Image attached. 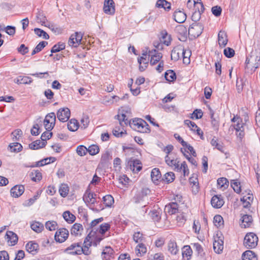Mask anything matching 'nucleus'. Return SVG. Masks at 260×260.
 Segmentation results:
<instances>
[{
	"instance_id": "f257e3e1",
	"label": "nucleus",
	"mask_w": 260,
	"mask_h": 260,
	"mask_svg": "<svg viewBox=\"0 0 260 260\" xmlns=\"http://www.w3.org/2000/svg\"><path fill=\"white\" fill-rule=\"evenodd\" d=\"M190 51L185 50L182 46H177L172 51L171 59L177 61L182 57L183 63L188 64L190 62Z\"/></svg>"
},
{
	"instance_id": "20e7f679",
	"label": "nucleus",
	"mask_w": 260,
	"mask_h": 260,
	"mask_svg": "<svg viewBox=\"0 0 260 260\" xmlns=\"http://www.w3.org/2000/svg\"><path fill=\"white\" fill-rule=\"evenodd\" d=\"M258 241V239L256 235L253 233H249L245 236L244 245L247 248H253L257 246Z\"/></svg>"
},
{
	"instance_id": "603ef678",
	"label": "nucleus",
	"mask_w": 260,
	"mask_h": 260,
	"mask_svg": "<svg viewBox=\"0 0 260 260\" xmlns=\"http://www.w3.org/2000/svg\"><path fill=\"white\" fill-rule=\"evenodd\" d=\"M32 180L34 181H38L42 179V174L39 171H34L30 174Z\"/></svg>"
},
{
	"instance_id": "f03ea898",
	"label": "nucleus",
	"mask_w": 260,
	"mask_h": 260,
	"mask_svg": "<svg viewBox=\"0 0 260 260\" xmlns=\"http://www.w3.org/2000/svg\"><path fill=\"white\" fill-rule=\"evenodd\" d=\"M129 125L133 129L140 133H147L150 132L149 125L142 119H135L132 121H129Z\"/></svg>"
},
{
	"instance_id": "cd10ccee",
	"label": "nucleus",
	"mask_w": 260,
	"mask_h": 260,
	"mask_svg": "<svg viewBox=\"0 0 260 260\" xmlns=\"http://www.w3.org/2000/svg\"><path fill=\"white\" fill-rule=\"evenodd\" d=\"M39 248V245L37 243L30 241L26 245V249L29 252L32 254L36 253Z\"/></svg>"
},
{
	"instance_id": "8fccbe9b",
	"label": "nucleus",
	"mask_w": 260,
	"mask_h": 260,
	"mask_svg": "<svg viewBox=\"0 0 260 260\" xmlns=\"http://www.w3.org/2000/svg\"><path fill=\"white\" fill-rule=\"evenodd\" d=\"M69 190V187L66 184H62L59 189L60 194L62 197H66L68 194Z\"/></svg>"
},
{
	"instance_id": "9d476101",
	"label": "nucleus",
	"mask_w": 260,
	"mask_h": 260,
	"mask_svg": "<svg viewBox=\"0 0 260 260\" xmlns=\"http://www.w3.org/2000/svg\"><path fill=\"white\" fill-rule=\"evenodd\" d=\"M70 115V110L68 108H60L57 113V117L58 120L61 122L67 121L69 119Z\"/></svg>"
},
{
	"instance_id": "4468645a",
	"label": "nucleus",
	"mask_w": 260,
	"mask_h": 260,
	"mask_svg": "<svg viewBox=\"0 0 260 260\" xmlns=\"http://www.w3.org/2000/svg\"><path fill=\"white\" fill-rule=\"evenodd\" d=\"M103 10L106 14L113 15L115 11L114 1L113 0H105Z\"/></svg>"
},
{
	"instance_id": "bb28decb",
	"label": "nucleus",
	"mask_w": 260,
	"mask_h": 260,
	"mask_svg": "<svg viewBox=\"0 0 260 260\" xmlns=\"http://www.w3.org/2000/svg\"><path fill=\"white\" fill-rule=\"evenodd\" d=\"M243 260H257L256 254L251 250H246L242 255Z\"/></svg>"
},
{
	"instance_id": "4d7b16f0",
	"label": "nucleus",
	"mask_w": 260,
	"mask_h": 260,
	"mask_svg": "<svg viewBox=\"0 0 260 260\" xmlns=\"http://www.w3.org/2000/svg\"><path fill=\"white\" fill-rule=\"evenodd\" d=\"M45 119H47L48 121L51 122H50V125H55L56 121V115L54 113L52 112L49 113L46 116Z\"/></svg>"
},
{
	"instance_id": "a211bd4d",
	"label": "nucleus",
	"mask_w": 260,
	"mask_h": 260,
	"mask_svg": "<svg viewBox=\"0 0 260 260\" xmlns=\"http://www.w3.org/2000/svg\"><path fill=\"white\" fill-rule=\"evenodd\" d=\"M102 256L103 260H110L114 257V250L111 247L107 246L103 249Z\"/></svg>"
},
{
	"instance_id": "c85d7f7f",
	"label": "nucleus",
	"mask_w": 260,
	"mask_h": 260,
	"mask_svg": "<svg viewBox=\"0 0 260 260\" xmlns=\"http://www.w3.org/2000/svg\"><path fill=\"white\" fill-rule=\"evenodd\" d=\"M151 177L152 181L154 183L157 184L158 181L161 177V174L158 169L154 168L152 169L151 173Z\"/></svg>"
},
{
	"instance_id": "4be33fe9",
	"label": "nucleus",
	"mask_w": 260,
	"mask_h": 260,
	"mask_svg": "<svg viewBox=\"0 0 260 260\" xmlns=\"http://www.w3.org/2000/svg\"><path fill=\"white\" fill-rule=\"evenodd\" d=\"M228 40L226 33L224 31L220 30L218 35V42L220 47H224L227 44Z\"/></svg>"
},
{
	"instance_id": "774afa93",
	"label": "nucleus",
	"mask_w": 260,
	"mask_h": 260,
	"mask_svg": "<svg viewBox=\"0 0 260 260\" xmlns=\"http://www.w3.org/2000/svg\"><path fill=\"white\" fill-rule=\"evenodd\" d=\"M203 116V112L200 109H196L195 110L193 113L192 114V115L191 116V118H196V119H200L202 118Z\"/></svg>"
},
{
	"instance_id": "c9c22d12",
	"label": "nucleus",
	"mask_w": 260,
	"mask_h": 260,
	"mask_svg": "<svg viewBox=\"0 0 260 260\" xmlns=\"http://www.w3.org/2000/svg\"><path fill=\"white\" fill-rule=\"evenodd\" d=\"M218 187L224 190L229 186V181L225 178H220L217 180Z\"/></svg>"
},
{
	"instance_id": "6e6d98bb",
	"label": "nucleus",
	"mask_w": 260,
	"mask_h": 260,
	"mask_svg": "<svg viewBox=\"0 0 260 260\" xmlns=\"http://www.w3.org/2000/svg\"><path fill=\"white\" fill-rule=\"evenodd\" d=\"M87 151V148L83 145H80L78 146L76 149L77 154L81 156L86 155Z\"/></svg>"
},
{
	"instance_id": "c03bdc74",
	"label": "nucleus",
	"mask_w": 260,
	"mask_h": 260,
	"mask_svg": "<svg viewBox=\"0 0 260 260\" xmlns=\"http://www.w3.org/2000/svg\"><path fill=\"white\" fill-rule=\"evenodd\" d=\"M103 201L104 204L107 207H111L114 203V200L113 197L111 195H106L103 198Z\"/></svg>"
},
{
	"instance_id": "393cba45",
	"label": "nucleus",
	"mask_w": 260,
	"mask_h": 260,
	"mask_svg": "<svg viewBox=\"0 0 260 260\" xmlns=\"http://www.w3.org/2000/svg\"><path fill=\"white\" fill-rule=\"evenodd\" d=\"M165 161L167 164L170 167H174L175 168V170H177V168H179V160L177 159H175L173 157H171L168 155H167L165 157Z\"/></svg>"
},
{
	"instance_id": "13d9d810",
	"label": "nucleus",
	"mask_w": 260,
	"mask_h": 260,
	"mask_svg": "<svg viewBox=\"0 0 260 260\" xmlns=\"http://www.w3.org/2000/svg\"><path fill=\"white\" fill-rule=\"evenodd\" d=\"M231 186L234 190V191L237 193H240L241 191V186L240 185V183L236 180H232L231 181Z\"/></svg>"
},
{
	"instance_id": "de8ad7c7",
	"label": "nucleus",
	"mask_w": 260,
	"mask_h": 260,
	"mask_svg": "<svg viewBox=\"0 0 260 260\" xmlns=\"http://www.w3.org/2000/svg\"><path fill=\"white\" fill-rule=\"evenodd\" d=\"M177 171L181 172V171L183 172V175L184 176H187L189 174V171L188 169L187 165L185 161H183L181 164V166H179V168H177L176 170Z\"/></svg>"
},
{
	"instance_id": "c756f323",
	"label": "nucleus",
	"mask_w": 260,
	"mask_h": 260,
	"mask_svg": "<svg viewBox=\"0 0 260 260\" xmlns=\"http://www.w3.org/2000/svg\"><path fill=\"white\" fill-rule=\"evenodd\" d=\"M46 142H42L41 140H36L29 145V148L32 150H37L44 147Z\"/></svg>"
},
{
	"instance_id": "79ce46f5",
	"label": "nucleus",
	"mask_w": 260,
	"mask_h": 260,
	"mask_svg": "<svg viewBox=\"0 0 260 260\" xmlns=\"http://www.w3.org/2000/svg\"><path fill=\"white\" fill-rule=\"evenodd\" d=\"M168 250L172 254H176L178 251V247L175 242L170 241L168 243Z\"/></svg>"
},
{
	"instance_id": "9b49d317",
	"label": "nucleus",
	"mask_w": 260,
	"mask_h": 260,
	"mask_svg": "<svg viewBox=\"0 0 260 260\" xmlns=\"http://www.w3.org/2000/svg\"><path fill=\"white\" fill-rule=\"evenodd\" d=\"M82 36L80 33L75 32L70 37L68 44L70 46L77 47L81 43Z\"/></svg>"
},
{
	"instance_id": "412c9836",
	"label": "nucleus",
	"mask_w": 260,
	"mask_h": 260,
	"mask_svg": "<svg viewBox=\"0 0 260 260\" xmlns=\"http://www.w3.org/2000/svg\"><path fill=\"white\" fill-rule=\"evenodd\" d=\"M84 229L81 224L75 223L71 229V234L75 236H81Z\"/></svg>"
},
{
	"instance_id": "7ed1b4c3",
	"label": "nucleus",
	"mask_w": 260,
	"mask_h": 260,
	"mask_svg": "<svg viewBox=\"0 0 260 260\" xmlns=\"http://www.w3.org/2000/svg\"><path fill=\"white\" fill-rule=\"evenodd\" d=\"M232 121L234 123L233 126L236 131V135L241 141L245 136V129L246 124L243 122V120L239 116H235L232 119Z\"/></svg>"
},
{
	"instance_id": "a878e982",
	"label": "nucleus",
	"mask_w": 260,
	"mask_h": 260,
	"mask_svg": "<svg viewBox=\"0 0 260 260\" xmlns=\"http://www.w3.org/2000/svg\"><path fill=\"white\" fill-rule=\"evenodd\" d=\"M5 239L9 244L15 245L16 241V234L12 231H8L5 235Z\"/></svg>"
},
{
	"instance_id": "423d86ee",
	"label": "nucleus",
	"mask_w": 260,
	"mask_h": 260,
	"mask_svg": "<svg viewBox=\"0 0 260 260\" xmlns=\"http://www.w3.org/2000/svg\"><path fill=\"white\" fill-rule=\"evenodd\" d=\"M203 25L200 23H193L188 29V34L191 38H196L199 37L203 32Z\"/></svg>"
},
{
	"instance_id": "6ab92c4d",
	"label": "nucleus",
	"mask_w": 260,
	"mask_h": 260,
	"mask_svg": "<svg viewBox=\"0 0 260 260\" xmlns=\"http://www.w3.org/2000/svg\"><path fill=\"white\" fill-rule=\"evenodd\" d=\"M178 205L175 202H172L167 205L165 207V212L170 215L175 214L178 212Z\"/></svg>"
},
{
	"instance_id": "ddd939ff",
	"label": "nucleus",
	"mask_w": 260,
	"mask_h": 260,
	"mask_svg": "<svg viewBox=\"0 0 260 260\" xmlns=\"http://www.w3.org/2000/svg\"><path fill=\"white\" fill-rule=\"evenodd\" d=\"M95 233L92 231L85 238L83 245L87 246L90 249L91 246L92 242L93 240H96V242H100L103 238H97L96 236H94Z\"/></svg>"
},
{
	"instance_id": "4c0bfd02",
	"label": "nucleus",
	"mask_w": 260,
	"mask_h": 260,
	"mask_svg": "<svg viewBox=\"0 0 260 260\" xmlns=\"http://www.w3.org/2000/svg\"><path fill=\"white\" fill-rule=\"evenodd\" d=\"M68 129L72 132L77 131L79 128V123L77 120L72 119L68 123Z\"/></svg>"
},
{
	"instance_id": "6e6552de",
	"label": "nucleus",
	"mask_w": 260,
	"mask_h": 260,
	"mask_svg": "<svg viewBox=\"0 0 260 260\" xmlns=\"http://www.w3.org/2000/svg\"><path fill=\"white\" fill-rule=\"evenodd\" d=\"M188 8L191 9L193 7V11L203 13L205 9L201 0H188L187 3Z\"/></svg>"
},
{
	"instance_id": "052dcab7",
	"label": "nucleus",
	"mask_w": 260,
	"mask_h": 260,
	"mask_svg": "<svg viewBox=\"0 0 260 260\" xmlns=\"http://www.w3.org/2000/svg\"><path fill=\"white\" fill-rule=\"evenodd\" d=\"M164 256L161 253H156L149 256L148 260H164Z\"/></svg>"
},
{
	"instance_id": "f8f14e48",
	"label": "nucleus",
	"mask_w": 260,
	"mask_h": 260,
	"mask_svg": "<svg viewBox=\"0 0 260 260\" xmlns=\"http://www.w3.org/2000/svg\"><path fill=\"white\" fill-rule=\"evenodd\" d=\"M129 169L134 173H138L142 169V164L141 161L137 159H129L127 162Z\"/></svg>"
},
{
	"instance_id": "ea45409f",
	"label": "nucleus",
	"mask_w": 260,
	"mask_h": 260,
	"mask_svg": "<svg viewBox=\"0 0 260 260\" xmlns=\"http://www.w3.org/2000/svg\"><path fill=\"white\" fill-rule=\"evenodd\" d=\"M66 45L63 43H58L57 44H56L53 46L51 50V54L50 55V56H52L53 53L58 52L65 48Z\"/></svg>"
},
{
	"instance_id": "58836bf2",
	"label": "nucleus",
	"mask_w": 260,
	"mask_h": 260,
	"mask_svg": "<svg viewBox=\"0 0 260 260\" xmlns=\"http://www.w3.org/2000/svg\"><path fill=\"white\" fill-rule=\"evenodd\" d=\"M62 216L64 220L69 223H72L76 219L75 216L69 211L64 212Z\"/></svg>"
},
{
	"instance_id": "338daca9",
	"label": "nucleus",
	"mask_w": 260,
	"mask_h": 260,
	"mask_svg": "<svg viewBox=\"0 0 260 260\" xmlns=\"http://www.w3.org/2000/svg\"><path fill=\"white\" fill-rule=\"evenodd\" d=\"M192 254V250L190 247L188 245H186L183 247V249L182 251L183 256L186 255V256H189Z\"/></svg>"
},
{
	"instance_id": "b1692460",
	"label": "nucleus",
	"mask_w": 260,
	"mask_h": 260,
	"mask_svg": "<svg viewBox=\"0 0 260 260\" xmlns=\"http://www.w3.org/2000/svg\"><path fill=\"white\" fill-rule=\"evenodd\" d=\"M184 124L185 125H187L189 127H190L191 131H193L194 132L196 131L197 134L199 136H200L201 137H202L203 136L202 131H201V129L200 128H199L198 127V126L196 125V124L194 122H193L189 120H185L184 121Z\"/></svg>"
},
{
	"instance_id": "39448f33",
	"label": "nucleus",
	"mask_w": 260,
	"mask_h": 260,
	"mask_svg": "<svg viewBox=\"0 0 260 260\" xmlns=\"http://www.w3.org/2000/svg\"><path fill=\"white\" fill-rule=\"evenodd\" d=\"M83 199L90 209L93 211H98V210L94 208V204L97 202L96 194L86 190L83 197Z\"/></svg>"
},
{
	"instance_id": "aec40b11",
	"label": "nucleus",
	"mask_w": 260,
	"mask_h": 260,
	"mask_svg": "<svg viewBox=\"0 0 260 260\" xmlns=\"http://www.w3.org/2000/svg\"><path fill=\"white\" fill-rule=\"evenodd\" d=\"M252 221L253 219L251 215L247 214L244 215L241 218L240 226L242 228H249L252 224Z\"/></svg>"
},
{
	"instance_id": "7c9ffc66",
	"label": "nucleus",
	"mask_w": 260,
	"mask_h": 260,
	"mask_svg": "<svg viewBox=\"0 0 260 260\" xmlns=\"http://www.w3.org/2000/svg\"><path fill=\"white\" fill-rule=\"evenodd\" d=\"M211 144L213 146L215 147L217 149L219 150L223 153H224V148L222 145V144L218 143L216 139L213 138L211 141ZM225 154L226 155V158H228L229 154L225 152Z\"/></svg>"
},
{
	"instance_id": "5fc2aeb1",
	"label": "nucleus",
	"mask_w": 260,
	"mask_h": 260,
	"mask_svg": "<svg viewBox=\"0 0 260 260\" xmlns=\"http://www.w3.org/2000/svg\"><path fill=\"white\" fill-rule=\"evenodd\" d=\"M175 30L176 33L180 34L182 36H185L187 32L186 28L182 25H179L176 26Z\"/></svg>"
},
{
	"instance_id": "5701e85b",
	"label": "nucleus",
	"mask_w": 260,
	"mask_h": 260,
	"mask_svg": "<svg viewBox=\"0 0 260 260\" xmlns=\"http://www.w3.org/2000/svg\"><path fill=\"white\" fill-rule=\"evenodd\" d=\"M173 16L174 20L179 23L184 22L186 19V14L183 11L180 10L175 11Z\"/></svg>"
},
{
	"instance_id": "0eeeda50",
	"label": "nucleus",
	"mask_w": 260,
	"mask_h": 260,
	"mask_svg": "<svg viewBox=\"0 0 260 260\" xmlns=\"http://www.w3.org/2000/svg\"><path fill=\"white\" fill-rule=\"evenodd\" d=\"M69 232L65 228H60L56 232L54 238L57 242L62 243L64 242L68 238Z\"/></svg>"
},
{
	"instance_id": "e433bc0d",
	"label": "nucleus",
	"mask_w": 260,
	"mask_h": 260,
	"mask_svg": "<svg viewBox=\"0 0 260 260\" xmlns=\"http://www.w3.org/2000/svg\"><path fill=\"white\" fill-rule=\"evenodd\" d=\"M126 115L124 114H122L121 115H117L115 116V118L117 119L119 121V124L124 127L125 125H127L128 123L129 124V121L126 118Z\"/></svg>"
},
{
	"instance_id": "69168bd1",
	"label": "nucleus",
	"mask_w": 260,
	"mask_h": 260,
	"mask_svg": "<svg viewBox=\"0 0 260 260\" xmlns=\"http://www.w3.org/2000/svg\"><path fill=\"white\" fill-rule=\"evenodd\" d=\"M150 215L152 219L155 221H158L160 218L159 212L156 210H153L150 212Z\"/></svg>"
},
{
	"instance_id": "a19ab883",
	"label": "nucleus",
	"mask_w": 260,
	"mask_h": 260,
	"mask_svg": "<svg viewBox=\"0 0 260 260\" xmlns=\"http://www.w3.org/2000/svg\"><path fill=\"white\" fill-rule=\"evenodd\" d=\"M30 226L31 229L37 233H40L44 229V225L38 221L34 222Z\"/></svg>"
},
{
	"instance_id": "72a5a7b5",
	"label": "nucleus",
	"mask_w": 260,
	"mask_h": 260,
	"mask_svg": "<svg viewBox=\"0 0 260 260\" xmlns=\"http://www.w3.org/2000/svg\"><path fill=\"white\" fill-rule=\"evenodd\" d=\"M36 21L42 25L45 26L48 22L46 17L42 12H38L36 15Z\"/></svg>"
},
{
	"instance_id": "0e129e2a",
	"label": "nucleus",
	"mask_w": 260,
	"mask_h": 260,
	"mask_svg": "<svg viewBox=\"0 0 260 260\" xmlns=\"http://www.w3.org/2000/svg\"><path fill=\"white\" fill-rule=\"evenodd\" d=\"M223 52H224V55L228 58H231V57L234 56V55L235 54L234 50L230 47H228V48L224 49Z\"/></svg>"
},
{
	"instance_id": "680f3d73",
	"label": "nucleus",
	"mask_w": 260,
	"mask_h": 260,
	"mask_svg": "<svg viewBox=\"0 0 260 260\" xmlns=\"http://www.w3.org/2000/svg\"><path fill=\"white\" fill-rule=\"evenodd\" d=\"M81 128H86L89 123V118L87 116H83L82 118H81Z\"/></svg>"
},
{
	"instance_id": "dca6fc26",
	"label": "nucleus",
	"mask_w": 260,
	"mask_h": 260,
	"mask_svg": "<svg viewBox=\"0 0 260 260\" xmlns=\"http://www.w3.org/2000/svg\"><path fill=\"white\" fill-rule=\"evenodd\" d=\"M224 202L221 195L214 196L211 200V204L214 208H220L224 204Z\"/></svg>"
},
{
	"instance_id": "37998d69",
	"label": "nucleus",
	"mask_w": 260,
	"mask_h": 260,
	"mask_svg": "<svg viewBox=\"0 0 260 260\" xmlns=\"http://www.w3.org/2000/svg\"><path fill=\"white\" fill-rule=\"evenodd\" d=\"M166 79L169 82H173L176 78L175 73L172 70L167 71L165 74Z\"/></svg>"
},
{
	"instance_id": "a18cd8bd",
	"label": "nucleus",
	"mask_w": 260,
	"mask_h": 260,
	"mask_svg": "<svg viewBox=\"0 0 260 260\" xmlns=\"http://www.w3.org/2000/svg\"><path fill=\"white\" fill-rule=\"evenodd\" d=\"M46 228L50 231H55L57 229L58 224L55 221H48L45 223Z\"/></svg>"
},
{
	"instance_id": "49530a36",
	"label": "nucleus",
	"mask_w": 260,
	"mask_h": 260,
	"mask_svg": "<svg viewBox=\"0 0 260 260\" xmlns=\"http://www.w3.org/2000/svg\"><path fill=\"white\" fill-rule=\"evenodd\" d=\"M34 31L35 34L39 37H42L45 39H49V36L47 34V33L40 28H36L34 29Z\"/></svg>"
},
{
	"instance_id": "bf43d9fd",
	"label": "nucleus",
	"mask_w": 260,
	"mask_h": 260,
	"mask_svg": "<svg viewBox=\"0 0 260 260\" xmlns=\"http://www.w3.org/2000/svg\"><path fill=\"white\" fill-rule=\"evenodd\" d=\"M110 228V224L108 223H104L100 225L99 229V233L102 235H104L106 232L108 231Z\"/></svg>"
},
{
	"instance_id": "09e8293b",
	"label": "nucleus",
	"mask_w": 260,
	"mask_h": 260,
	"mask_svg": "<svg viewBox=\"0 0 260 260\" xmlns=\"http://www.w3.org/2000/svg\"><path fill=\"white\" fill-rule=\"evenodd\" d=\"M175 179V175L173 172H168L165 174L162 180L168 183L173 182Z\"/></svg>"
},
{
	"instance_id": "f704fd0d",
	"label": "nucleus",
	"mask_w": 260,
	"mask_h": 260,
	"mask_svg": "<svg viewBox=\"0 0 260 260\" xmlns=\"http://www.w3.org/2000/svg\"><path fill=\"white\" fill-rule=\"evenodd\" d=\"M133 240L137 243H144L146 241L143 234L140 232H135L133 235Z\"/></svg>"
},
{
	"instance_id": "2eb2a0df",
	"label": "nucleus",
	"mask_w": 260,
	"mask_h": 260,
	"mask_svg": "<svg viewBox=\"0 0 260 260\" xmlns=\"http://www.w3.org/2000/svg\"><path fill=\"white\" fill-rule=\"evenodd\" d=\"M148 55L151 57L150 64L152 66L156 64L160 60L162 55L161 53L158 52L155 49L149 51Z\"/></svg>"
},
{
	"instance_id": "864d4df0",
	"label": "nucleus",
	"mask_w": 260,
	"mask_h": 260,
	"mask_svg": "<svg viewBox=\"0 0 260 260\" xmlns=\"http://www.w3.org/2000/svg\"><path fill=\"white\" fill-rule=\"evenodd\" d=\"M87 152L91 155L96 154L99 152L100 149L98 145H92L87 148Z\"/></svg>"
},
{
	"instance_id": "3c124183",
	"label": "nucleus",
	"mask_w": 260,
	"mask_h": 260,
	"mask_svg": "<svg viewBox=\"0 0 260 260\" xmlns=\"http://www.w3.org/2000/svg\"><path fill=\"white\" fill-rule=\"evenodd\" d=\"M32 82L30 78L27 76H19L17 77V83L19 84H29Z\"/></svg>"
},
{
	"instance_id": "1a4fd4ad",
	"label": "nucleus",
	"mask_w": 260,
	"mask_h": 260,
	"mask_svg": "<svg viewBox=\"0 0 260 260\" xmlns=\"http://www.w3.org/2000/svg\"><path fill=\"white\" fill-rule=\"evenodd\" d=\"M64 251L72 255H80L81 250V243H74L66 248Z\"/></svg>"
},
{
	"instance_id": "f3484780",
	"label": "nucleus",
	"mask_w": 260,
	"mask_h": 260,
	"mask_svg": "<svg viewBox=\"0 0 260 260\" xmlns=\"http://www.w3.org/2000/svg\"><path fill=\"white\" fill-rule=\"evenodd\" d=\"M213 249L215 252L220 253L223 249V241L219 237L214 238Z\"/></svg>"
},
{
	"instance_id": "473e14b6",
	"label": "nucleus",
	"mask_w": 260,
	"mask_h": 260,
	"mask_svg": "<svg viewBox=\"0 0 260 260\" xmlns=\"http://www.w3.org/2000/svg\"><path fill=\"white\" fill-rule=\"evenodd\" d=\"M171 4L166 0H158L155 5L156 7L164 8L167 11L171 9Z\"/></svg>"
},
{
	"instance_id": "2f4dec72",
	"label": "nucleus",
	"mask_w": 260,
	"mask_h": 260,
	"mask_svg": "<svg viewBox=\"0 0 260 260\" xmlns=\"http://www.w3.org/2000/svg\"><path fill=\"white\" fill-rule=\"evenodd\" d=\"M136 251L138 256H141L147 252V248L144 243H141L136 247Z\"/></svg>"
},
{
	"instance_id": "e2e57ef3",
	"label": "nucleus",
	"mask_w": 260,
	"mask_h": 260,
	"mask_svg": "<svg viewBox=\"0 0 260 260\" xmlns=\"http://www.w3.org/2000/svg\"><path fill=\"white\" fill-rule=\"evenodd\" d=\"M214 223L216 226H219L223 224V220L221 216L216 215L214 217Z\"/></svg>"
}]
</instances>
